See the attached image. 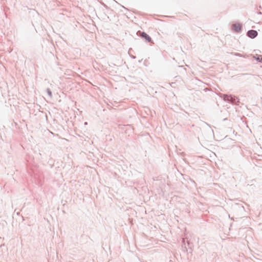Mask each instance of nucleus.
<instances>
[{
  "mask_svg": "<svg viewBox=\"0 0 262 262\" xmlns=\"http://www.w3.org/2000/svg\"><path fill=\"white\" fill-rule=\"evenodd\" d=\"M220 97L223 98L225 101H231L232 103L235 102V97H233L231 95H228L226 94H222Z\"/></svg>",
  "mask_w": 262,
  "mask_h": 262,
  "instance_id": "nucleus-1",
  "label": "nucleus"
},
{
  "mask_svg": "<svg viewBox=\"0 0 262 262\" xmlns=\"http://www.w3.org/2000/svg\"><path fill=\"white\" fill-rule=\"evenodd\" d=\"M247 35L249 37L254 38L257 35V32L255 30H251L248 32Z\"/></svg>",
  "mask_w": 262,
  "mask_h": 262,
  "instance_id": "nucleus-2",
  "label": "nucleus"
},
{
  "mask_svg": "<svg viewBox=\"0 0 262 262\" xmlns=\"http://www.w3.org/2000/svg\"><path fill=\"white\" fill-rule=\"evenodd\" d=\"M233 29L236 32H239L241 29V25L239 24H235L232 25Z\"/></svg>",
  "mask_w": 262,
  "mask_h": 262,
  "instance_id": "nucleus-3",
  "label": "nucleus"
},
{
  "mask_svg": "<svg viewBox=\"0 0 262 262\" xmlns=\"http://www.w3.org/2000/svg\"><path fill=\"white\" fill-rule=\"evenodd\" d=\"M141 36L145 38L148 42H151V38L145 32H142Z\"/></svg>",
  "mask_w": 262,
  "mask_h": 262,
  "instance_id": "nucleus-4",
  "label": "nucleus"
},
{
  "mask_svg": "<svg viewBox=\"0 0 262 262\" xmlns=\"http://www.w3.org/2000/svg\"><path fill=\"white\" fill-rule=\"evenodd\" d=\"M47 93H48V94L50 96V97H51L52 93L49 89H47Z\"/></svg>",
  "mask_w": 262,
  "mask_h": 262,
  "instance_id": "nucleus-5",
  "label": "nucleus"
},
{
  "mask_svg": "<svg viewBox=\"0 0 262 262\" xmlns=\"http://www.w3.org/2000/svg\"><path fill=\"white\" fill-rule=\"evenodd\" d=\"M235 55H236V56H239V54H238V53H236V54H235Z\"/></svg>",
  "mask_w": 262,
  "mask_h": 262,
  "instance_id": "nucleus-6",
  "label": "nucleus"
},
{
  "mask_svg": "<svg viewBox=\"0 0 262 262\" xmlns=\"http://www.w3.org/2000/svg\"><path fill=\"white\" fill-rule=\"evenodd\" d=\"M84 124H85V125H86V124H87V122H85V123H84Z\"/></svg>",
  "mask_w": 262,
  "mask_h": 262,
  "instance_id": "nucleus-7",
  "label": "nucleus"
}]
</instances>
